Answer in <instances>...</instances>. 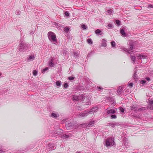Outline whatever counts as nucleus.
<instances>
[{
	"instance_id": "51",
	"label": "nucleus",
	"mask_w": 153,
	"mask_h": 153,
	"mask_svg": "<svg viewBox=\"0 0 153 153\" xmlns=\"http://www.w3.org/2000/svg\"><path fill=\"white\" fill-rule=\"evenodd\" d=\"M48 69V68H45L44 69L42 70V73H45Z\"/></svg>"
},
{
	"instance_id": "24",
	"label": "nucleus",
	"mask_w": 153,
	"mask_h": 153,
	"mask_svg": "<svg viewBox=\"0 0 153 153\" xmlns=\"http://www.w3.org/2000/svg\"><path fill=\"white\" fill-rule=\"evenodd\" d=\"M125 92L126 94H129L131 92V90L130 89H128L127 88L125 89L123 91V92Z\"/></svg>"
},
{
	"instance_id": "40",
	"label": "nucleus",
	"mask_w": 153,
	"mask_h": 153,
	"mask_svg": "<svg viewBox=\"0 0 153 153\" xmlns=\"http://www.w3.org/2000/svg\"><path fill=\"white\" fill-rule=\"evenodd\" d=\"M65 15L66 16H69L70 15V13L68 11H66L65 12Z\"/></svg>"
},
{
	"instance_id": "46",
	"label": "nucleus",
	"mask_w": 153,
	"mask_h": 153,
	"mask_svg": "<svg viewBox=\"0 0 153 153\" xmlns=\"http://www.w3.org/2000/svg\"><path fill=\"white\" fill-rule=\"evenodd\" d=\"M27 150V149L25 148L20 149H19V151L20 152H23Z\"/></svg>"
},
{
	"instance_id": "32",
	"label": "nucleus",
	"mask_w": 153,
	"mask_h": 153,
	"mask_svg": "<svg viewBox=\"0 0 153 153\" xmlns=\"http://www.w3.org/2000/svg\"><path fill=\"white\" fill-rule=\"evenodd\" d=\"M56 85L59 87L61 86L62 83L61 81H56Z\"/></svg>"
},
{
	"instance_id": "60",
	"label": "nucleus",
	"mask_w": 153,
	"mask_h": 153,
	"mask_svg": "<svg viewBox=\"0 0 153 153\" xmlns=\"http://www.w3.org/2000/svg\"><path fill=\"white\" fill-rule=\"evenodd\" d=\"M79 153V152H78V153Z\"/></svg>"
},
{
	"instance_id": "30",
	"label": "nucleus",
	"mask_w": 153,
	"mask_h": 153,
	"mask_svg": "<svg viewBox=\"0 0 153 153\" xmlns=\"http://www.w3.org/2000/svg\"><path fill=\"white\" fill-rule=\"evenodd\" d=\"M87 43L90 45H91L93 44V42L91 39H88L87 40Z\"/></svg>"
},
{
	"instance_id": "41",
	"label": "nucleus",
	"mask_w": 153,
	"mask_h": 153,
	"mask_svg": "<svg viewBox=\"0 0 153 153\" xmlns=\"http://www.w3.org/2000/svg\"><path fill=\"white\" fill-rule=\"evenodd\" d=\"M97 88L99 90V91H103V88H102L100 86H97Z\"/></svg>"
},
{
	"instance_id": "42",
	"label": "nucleus",
	"mask_w": 153,
	"mask_h": 153,
	"mask_svg": "<svg viewBox=\"0 0 153 153\" xmlns=\"http://www.w3.org/2000/svg\"><path fill=\"white\" fill-rule=\"evenodd\" d=\"M75 78V77L74 76H69L68 77V79L70 80H72Z\"/></svg>"
},
{
	"instance_id": "37",
	"label": "nucleus",
	"mask_w": 153,
	"mask_h": 153,
	"mask_svg": "<svg viewBox=\"0 0 153 153\" xmlns=\"http://www.w3.org/2000/svg\"><path fill=\"white\" fill-rule=\"evenodd\" d=\"M133 85H134V84L132 82H129L128 84V86L130 87L131 88L133 86Z\"/></svg>"
},
{
	"instance_id": "5",
	"label": "nucleus",
	"mask_w": 153,
	"mask_h": 153,
	"mask_svg": "<svg viewBox=\"0 0 153 153\" xmlns=\"http://www.w3.org/2000/svg\"><path fill=\"white\" fill-rule=\"evenodd\" d=\"M130 48L129 49H128L127 48H122L121 49H122L123 51H126L127 53L130 54V50H132L134 49V44L132 42L129 43Z\"/></svg>"
},
{
	"instance_id": "34",
	"label": "nucleus",
	"mask_w": 153,
	"mask_h": 153,
	"mask_svg": "<svg viewBox=\"0 0 153 153\" xmlns=\"http://www.w3.org/2000/svg\"><path fill=\"white\" fill-rule=\"evenodd\" d=\"M79 53L78 52H74V53L73 56L75 58L78 56Z\"/></svg>"
},
{
	"instance_id": "1",
	"label": "nucleus",
	"mask_w": 153,
	"mask_h": 153,
	"mask_svg": "<svg viewBox=\"0 0 153 153\" xmlns=\"http://www.w3.org/2000/svg\"><path fill=\"white\" fill-rule=\"evenodd\" d=\"M29 45L24 40L21 39L19 45V50L22 52H26L29 49Z\"/></svg>"
},
{
	"instance_id": "14",
	"label": "nucleus",
	"mask_w": 153,
	"mask_h": 153,
	"mask_svg": "<svg viewBox=\"0 0 153 153\" xmlns=\"http://www.w3.org/2000/svg\"><path fill=\"white\" fill-rule=\"evenodd\" d=\"M59 116V114L57 112H52L51 115L50 117L54 119H57Z\"/></svg>"
},
{
	"instance_id": "33",
	"label": "nucleus",
	"mask_w": 153,
	"mask_h": 153,
	"mask_svg": "<svg viewBox=\"0 0 153 153\" xmlns=\"http://www.w3.org/2000/svg\"><path fill=\"white\" fill-rule=\"evenodd\" d=\"M81 27L84 30H86L87 28V27L86 25L84 24H83L81 26Z\"/></svg>"
},
{
	"instance_id": "26",
	"label": "nucleus",
	"mask_w": 153,
	"mask_h": 153,
	"mask_svg": "<svg viewBox=\"0 0 153 153\" xmlns=\"http://www.w3.org/2000/svg\"><path fill=\"white\" fill-rule=\"evenodd\" d=\"M137 59H142L145 58L146 56L142 54H139L138 56H137Z\"/></svg>"
},
{
	"instance_id": "12",
	"label": "nucleus",
	"mask_w": 153,
	"mask_h": 153,
	"mask_svg": "<svg viewBox=\"0 0 153 153\" xmlns=\"http://www.w3.org/2000/svg\"><path fill=\"white\" fill-rule=\"evenodd\" d=\"M137 104H133L130 106V109L131 110H134V112H137Z\"/></svg>"
},
{
	"instance_id": "3",
	"label": "nucleus",
	"mask_w": 153,
	"mask_h": 153,
	"mask_svg": "<svg viewBox=\"0 0 153 153\" xmlns=\"http://www.w3.org/2000/svg\"><path fill=\"white\" fill-rule=\"evenodd\" d=\"M115 143L113 137H110L108 138L105 142V145L106 146H115Z\"/></svg>"
},
{
	"instance_id": "50",
	"label": "nucleus",
	"mask_w": 153,
	"mask_h": 153,
	"mask_svg": "<svg viewBox=\"0 0 153 153\" xmlns=\"http://www.w3.org/2000/svg\"><path fill=\"white\" fill-rule=\"evenodd\" d=\"M16 13L17 15H19L20 14V11L19 10H17L16 11Z\"/></svg>"
},
{
	"instance_id": "58",
	"label": "nucleus",
	"mask_w": 153,
	"mask_h": 153,
	"mask_svg": "<svg viewBox=\"0 0 153 153\" xmlns=\"http://www.w3.org/2000/svg\"><path fill=\"white\" fill-rule=\"evenodd\" d=\"M1 147H2L0 145V150H1V149H2L1 148Z\"/></svg>"
},
{
	"instance_id": "28",
	"label": "nucleus",
	"mask_w": 153,
	"mask_h": 153,
	"mask_svg": "<svg viewBox=\"0 0 153 153\" xmlns=\"http://www.w3.org/2000/svg\"><path fill=\"white\" fill-rule=\"evenodd\" d=\"M137 72L136 71H135L133 74V78L134 79H137V75L136 74Z\"/></svg>"
},
{
	"instance_id": "31",
	"label": "nucleus",
	"mask_w": 153,
	"mask_h": 153,
	"mask_svg": "<svg viewBox=\"0 0 153 153\" xmlns=\"http://www.w3.org/2000/svg\"><path fill=\"white\" fill-rule=\"evenodd\" d=\"M146 108L145 107H142V108H138L137 109V111H143L146 110Z\"/></svg>"
},
{
	"instance_id": "49",
	"label": "nucleus",
	"mask_w": 153,
	"mask_h": 153,
	"mask_svg": "<svg viewBox=\"0 0 153 153\" xmlns=\"http://www.w3.org/2000/svg\"><path fill=\"white\" fill-rule=\"evenodd\" d=\"M107 12L108 13L110 14L112 13L113 10L111 9L108 10H107Z\"/></svg>"
},
{
	"instance_id": "15",
	"label": "nucleus",
	"mask_w": 153,
	"mask_h": 153,
	"mask_svg": "<svg viewBox=\"0 0 153 153\" xmlns=\"http://www.w3.org/2000/svg\"><path fill=\"white\" fill-rule=\"evenodd\" d=\"M123 87L121 86H120L118 88V89L117 91V95H121L123 91Z\"/></svg>"
},
{
	"instance_id": "38",
	"label": "nucleus",
	"mask_w": 153,
	"mask_h": 153,
	"mask_svg": "<svg viewBox=\"0 0 153 153\" xmlns=\"http://www.w3.org/2000/svg\"><path fill=\"white\" fill-rule=\"evenodd\" d=\"M33 75L34 76H36L37 74V71L36 70H33Z\"/></svg>"
},
{
	"instance_id": "18",
	"label": "nucleus",
	"mask_w": 153,
	"mask_h": 153,
	"mask_svg": "<svg viewBox=\"0 0 153 153\" xmlns=\"http://www.w3.org/2000/svg\"><path fill=\"white\" fill-rule=\"evenodd\" d=\"M35 58V57L34 56V55H31L27 58V61L29 62L30 61H32L34 60Z\"/></svg>"
},
{
	"instance_id": "21",
	"label": "nucleus",
	"mask_w": 153,
	"mask_h": 153,
	"mask_svg": "<svg viewBox=\"0 0 153 153\" xmlns=\"http://www.w3.org/2000/svg\"><path fill=\"white\" fill-rule=\"evenodd\" d=\"M109 125L111 126L112 128H114L116 126H119L120 125V124L116 122L111 123H108Z\"/></svg>"
},
{
	"instance_id": "52",
	"label": "nucleus",
	"mask_w": 153,
	"mask_h": 153,
	"mask_svg": "<svg viewBox=\"0 0 153 153\" xmlns=\"http://www.w3.org/2000/svg\"><path fill=\"white\" fill-rule=\"evenodd\" d=\"M108 28H112L113 27V25L111 24H109L108 25Z\"/></svg>"
},
{
	"instance_id": "53",
	"label": "nucleus",
	"mask_w": 153,
	"mask_h": 153,
	"mask_svg": "<svg viewBox=\"0 0 153 153\" xmlns=\"http://www.w3.org/2000/svg\"><path fill=\"white\" fill-rule=\"evenodd\" d=\"M93 54V53L92 52H91L90 53L88 54V57H90L91 56V55Z\"/></svg>"
},
{
	"instance_id": "23",
	"label": "nucleus",
	"mask_w": 153,
	"mask_h": 153,
	"mask_svg": "<svg viewBox=\"0 0 153 153\" xmlns=\"http://www.w3.org/2000/svg\"><path fill=\"white\" fill-rule=\"evenodd\" d=\"M107 112L108 114H114L116 112V111L115 109H111L109 110H108L107 111Z\"/></svg>"
},
{
	"instance_id": "4",
	"label": "nucleus",
	"mask_w": 153,
	"mask_h": 153,
	"mask_svg": "<svg viewBox=\"0 0 153 153\" xmlns=\"http://www.w3.org/2000/svg\"><path fill=\"white\" fill-rule=\"evenodd\" d=\"M126 135H124V134H122V136L121 137L122 140L124 143V145L125 147L126 148H128L129 147V146L128 145V140L127 138Z\"/></svg>"
},
{
	"instance_id": "17",
	"label": "nucleus",
	"mask_w": 153,
	"mask_h": 153,
	"mask_svg": "<svg viewBox=\"0 0 153 153\" xmlns=\"http://www.w3.org/2000/svg\"><path fill=\"white\" fill-rule=\"evenodd\" d=\"M106 100L110 102H111L112 103H114L115 102L114 99L112 97H106Z\"/></svg>"
},
{
	"instance_id": "8",
	"label": "nucleus",
	"mask_w": 153,
	"mask_h": 153,
	"mask_svg": "<svg viewBox=\"0 0 153 153\" xmlns=\"http://www.w3.org/2000/svg\"><path fill=\"white\" fill-rule=\"evenodd\" d=\"M89 114L88 111L85 110L84 112H82L81 113L78 114H77V116L79 117H85L87 116Z\"/></svg>"
},
{
	"instance_id": "45",
	"label": "nucleus",
	"mask_w": 153,
	"mask_h": 153,
	"mask_svg": "<svg viewBox=\"0 0 153 153\" xmlns=\"http://www.w3.org/2000/svg\"><path fill=\"white\" fill-rule=\"evenodd\" d=\"M82 126H83L84 127H88V126H87L88 123H85L83 124H82L81 125Z\"/></svg>"
},
{
	"instance_id": "27",
	"label": "nucleus",
	"mask_w": 153,
	"mask_h": 153,
	"mask_svg": "<svg viewBox=\"0 0 153 153\" xmlns=\"http://www.w3.org/2000/svg\"><path fill=\"white\" fill-rule=\"evenodd\" d=\"M69 135H66L65 134H64L61 136V137L63 139H66L68 138L69 137Z\"/></svg>"
},
{
	"instance_id": "25",
	"label": "nucleus",
	"mask_w": 153,
	"mask_h": 153,
	"mask_svg": "<svg viewBox=\"0 0 153 153\" xmlns=\"http://www.w3.org/2000/svg\"><path fill=\"white\" fill-rule=\"evenodd\" d=\"M53 59H51L48 62L49 65L51 67H53L54 65V64L53 62Z\"/></svg>"
},
{
	"instance_id": "22",
	"label": "nucleus",
	"mask_w": 153,
	"mask_h": 153,
	"mask_svg": "<svg viewBox=\"0 0 153 153\" xmlns=\"http://www.w3.org/2000/svg\"><path fill=\"white\" fill-rule=\"evenodd\" d=\"M106 41L105 39H103L102 41V43L101 45L104 47H105L106 46L107 44L106 43Z\"/></svg>"
},
{
	"instance_id": "16",
	"label": "nucleus",
	"mask_w": 153,
	"mask_h": 153,
	"mask_svg": "<svg viewBox=\"0 0 153 153\" xmlns=\"http://www.w3.org/2000/svg\"><path fill=\"white\" fill-rule=\"evenodd\" d=\"M95 33L97 36H102L103 34V33L100 29H97L95 31Z\"/></svg>"
},
{
	"instance_id": "20",
	"label": "nucleus",
	"mask_w": 153,
	"mask_h": 153,
	"mask_svg": "<svg viewBox=\"0 0 153 153\" xmlns=\"http://www.w3.org/2000/svg\"><path fill=\"white\" fill-rule=\"evenodd\" d=\"M62 129L59 128L54 131V134L58 135L61 134L62 133Z\"/></svg>"
},
{
	"instance_id": "43",
	"label": "nucleus",
	"mask_w": 153,
	"mask_h": 153,
	"mask_svg": "<svg viewBox=\"0 0 153 153\" xmlns=\"http://www.w3.org/2000/svg\"><path fill=\"white\" fill-rule=\"evenodd\" d=\"M119 109L120 110V111L121 112H122L123 113L124 112V109L123 108L120 107L119 108Z\"/></svg>"
},
{
	"instance_id": "6",
	"label": "nucleus",
	"mask_w": 153,
	"mask_h": 153,
	"mask_svg": "<svg viewBox=\"0 0 153 153\" xmlns=\"http://www.w3.org/2000/svg\"><path fill=\"white\" fill-rule=\"evenodd\" d=\"M75 125L71 123H67L65 124V127L67 130H70L73 128Z\"/></svg>"
},
{
	"instance_id": "2",
	"label": "nucleus",
	"mask_w": 153,
	"mask_h": 153,
	"mask_svg": "<svg viewBox=\"0 0 153 153\" xmlns=\"http://www.w3.org/2000/svg\"><path fill=\"white\" fill-rule=\"evenodd\" d=\"M48 36L50 41L52 42H56L57 39L56 36L53 33L50 31L48 33Z\"/></svg>"
},
{
	"instance_id": "59",
	"label": "nucleus",
	"mask_w": 153,
	"mask_h": 153,
	"mask_svg": "<svg viewBox=\"0 0 153 153\" xmlns=\"http://www.w3.org/2000/svg\"><path fill=\"white\" fill-rule=\"evenodd\" d=\"M83 105H85L86 104H83Z\"/></svg>"
},
{
	"instance_id": "29",
	"label": "nucleus",
	"mask_w": 153,
	"mask_h": 153,
	"mask_svg": "<svg viewBox=\"0 0 153 153\" xmlns=\"http://www.w3.org/2000/svg\"><path fill=\"white\" fill-rule=\"evenodd\" d=\"M131 60L133 61V62H134L136 59V57L134 56H130Z\"/></svg>"
},
{
	"instance_id": "54",
	"label": "nucleus",
	"mask_w": 153,
	"mask_h": 153,
	"mask_svg": "<svg viewBox=\"0 0 153 153\" xmlns=\"http://www.w3.org/2000/svg\"><path fill=\"white\" fill-rule=\"evenodd\" d=\"M2 149H1L0 150V153H4L5 151L3 150Z\"/></svg>"
},
{
	"instance_id": "48",
	"label": "nucleus",
	"mask_w": 153,
	"mask_h": 153,
	"mask_svg": "<svg viewBox=\"0 0 153 153\" xmlns=\"http://www.w3.org/2000/svg\"><path fill=\"white\" fill-rule=\"evenodd\" d=\"M111 119H116L117 118V117L115 115H112L111 116Z\"/></svg>"
},
{
	"instance_id": "55",
	"label": "nucleus",
	"mask_w": 153,
	"mask_h": 153,
	"mask_svg": "<svg viewBox=\"0 0 153 153\" xmlns=\"http://www.w3.org/2000/svg\"><path fill=\"white\" fill-rule=\"evenodd\" d=\"M148 8H153V6L152 5H148Z\"/></svg>"
},
{
	"instance_id": "44",
	"label": "nucleus",
	"mask_w": 153,
	"mask_h": 153,
	"mask_svg": "<svg viewBox=\"0 0 153 153\" xmlns=\"http://www.w3.org/2000/svg\"><path fill=\"white\" fill-rule=\"evenodd\" d=\"M146 83V81L145 80H141L140 82V83L143 85L145 84Z\"/></svg>"
},
{
	"instance_id": "56",
	"label": "nucleus",
	"mask_w": 153,
	"mask_h": 153,
	"mask_svg": "<svg viewBox=\"0 0 153 153\" xmlns=\"http://www.w3.org/2000/svg\"><path fill=\"white\" fill-rule=\"evenodd\" d=\"M146 79L148 82L150 80V79L149 77H146Z\"/></svg>"
},
{
	"instance_id": "13",
	"label": "nucleus",
	"mask_w": 153,
	"mask_h": 153,
	"mask_svg": "<svg viewBox=\"0 0 153 153\" xmlns=\"http://www.w3.org/2000/svg\"><path fill=\"white\" fill-rule=\"evenodd\" d=\"M98 109V107L97 106H95L92 108L89 111H88L89 114L94 113L97 111Z\"/></svg>"
},
{
	"instance_id": "35",
	"label": "nucleus",
	"mask_w": 153,
	"mask_h": 153,
	"mask_svg": "<svg viewBox=\"0 0 153 153\" xmlns=\"http://www.w3.org/2000/svg\"><path fill=\"white\" fill-rule=\"evenodd\" d=\"M116 23L117 26H119L120 25V22L118 20H117L116 21Z\"/></svg>"
},
{
	"instance_id": "9",
	"label": "nucleus",
	"mask_w": 153,
	"mask_h": 153,
	"mask_svg": "<svg viewBox=\"0 0 153 153\" xmlns=\"http://www.w3.org/2000/svg\"><path fill=\"white\" fill-rule=\"evenodd\" d=\"M127 27L124 26H123L122 28L120 29V33L122 34L123 36L125 37L127 36V34L125 33V30H126Z\"/></svg>"
},
{
	"instance_id": "57",
	"label": "nucleus",
	"mask_w": 153,
	"mask_h": 153,
	"mask_svg": "<svg viewBox=\"0 0 153 153\" xmlns=\"http://www.w3.org/2000/svg\"><path fill=\"white\" fill-rule=\"evenodd\" d=\"M66 120L65 119H63L62 120V123H64Z\"/></svg>"
},
{
	"instance_id": "10",
	"label": "nucleus",
	"mask_w": 153,
	"mask_h": 153,
	"mask_svg": "<svg viewBox=\"0 0 153 153\" xmlns=\"http://www.w3.org/2000/svg\"><path fill=\"white\" fill-rule=\"evenodd\" d=\"M84 97V96L80 95L79 96L75 95L73 96V100L75 101H78L81 98L83 99Z\"/></svg>"
},
{
	"instance_id": "47",
	"label": "nucleus",
	"mask_w": 153,
	"mask_h": 153,
	"mask_svg": "<svg viewBox=\"0 0 153 153\" xmlns=\"http://www.w3.org/2000/svg\"><path fill=\"white\" fill-rule=\"evenodd\" d=\"M63 86L65 88H66L68 86V83L67 82L65 83L63 85Z\"/></svg>"
},
{
	"instance_id": "36",
	"label": "nucleus",
	"mask_w": 153,
	"mask_h": 153,
	"mask_svg": "<svg viewBox=\"0 0 153 153\" xmlns=\"http://www.w3.org/2000/svg\"><path fill=\"white\" fill-rule=\"evenodd\" d=\"M111 46L113 48H114L116 46V43L114 41H112L111 42Z\"/></svg>"
},
{
	"instance_id": "39",
	"label": "nucleus",
	"mask_w": 153,
	"mask_h": 153,
	"mask_svg": "<svg viewBox=\"0 0 153 153\" xmlns=\"http://www.w3.org/2000/svg\"><path fill=\"white\" fill-rule=\"evenodd\" d=\"M69 29L70 28L69 27H65L64 28V30L65 32L67 33L68 32L69 30Z\"/></svg>"
},
{
	"instance_id": "7",
	"label": "nucleus",
	"mask_w": 153,
	"mask_h": 153,
	"mask_svg": "<svg viewBox=\"0 0 153 153\" xmlns=\"http://www.w3.org/2000/svg\"><path fill=\"white\" fill-rule=\"evenodd\" d=\"M56 149V147L53 143H49L47 146V149L49 151H52Z\"/></svg>"
},
{
	"instance_id": "11",
	"label": "nucleus",
	"mask_w": 153,
	"mask_h": 153,
	"mask_svg": "<svg viewBox=\"0 0 153 153\" xmlns=\"http://www.w3.org/2000/svg\"><path fill=\"white\" fill-rule=\"evenodd\" d=\"M149 105L147 107L148 109L152 110L153 109V100L151 99L149 100Z\"/></svg>"
},
{
	"instance_id": "19",
	"label": "nucleus",
	"mask_w": 153,
	"mask_h": 153,
	"mask_svg": "<svg viewBox=\"0 0 153 153\" xmlns=\"http://www.w3.org/2000/svg\"><path fill=\"white\" fill-rule=\"evenodd\" d=\"M95 121H89L88 123H87L88 127H91L94 126V124L95 123Z\"/></svg>"
}]
</instances>
